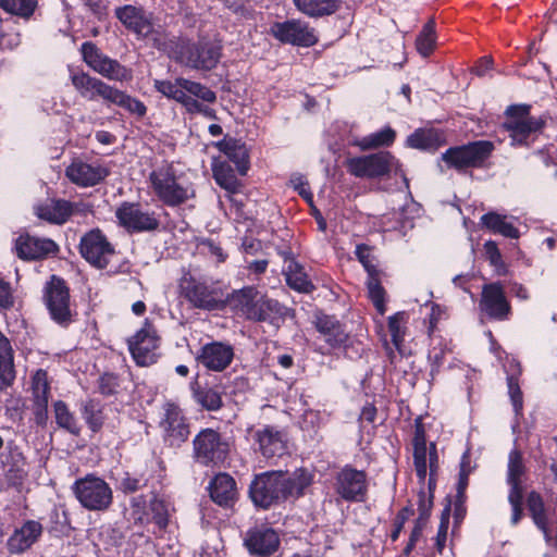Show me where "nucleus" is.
Instances as JSON below:
<instances>
[{
    "instance_id": "nucleus-45",
    "label": "nucleus",
    "mask_w": 557,
    "mask_h": 557,
    "mask_svg": "<svg viewBox=\"0 0 557 557\" xmlns=\"http://www.w3.org/2000/svg\"><path fill=\"white\" fill-rule=\"evenodd\" d=\"M408 319L409 315L405 311L396 312L388 318V331L392 336V343L399 352H401V344L405 339Z\"/></svg>"
},
{
    "instance_id": "nucleus-35",
    "label": "nucleus",
    "mask_w": 557,
    "mask_h": 557,
    "mask_svg": "<svg viewBox=\"0 0 557 557\" xmlns=\"http://www.w3.org/2000/svg\"><path fill=\"white\" fill-rule=\"evenodd\" d=\"M413 462L418 478L424 481L428 469L431 474L437 469V453L435 444H431L430 450L426 447H413Z\"/></svg>"
},
{
    "instance_id": "nucleus-14",
    "label": "nucleus",
    "mask_w": 557,
    "mask_h": 557,
    "mask_svg": "<svg viewBox=\"0 0 557 557\" xmlns=\"http://www.w3.org/2000/svg\"><path fill=\"white\" fill-rule=\"evenodd\" d=\"M110 171L97 160L75 158L65 169V176L79 187H92L101 183Z\"/></svg>"
},
{
    "instance_id": "nucleus-51",
    "label": "nucleus",
    "mask_w": 557,
    "mask_h": 557,
    "mask_svg": "<svg viewBox=\"0 0 557 557\" xmlns=\"http://www.w3.org/2000/svg\"><path fill=\"white\" fill-rule=\"evenodd\" d=\"M218 148L226 154L230 160L238 164V171L240 174H246L247 165L243 163L246 159V150L243 146L238 145L234 140H222L218 144Z\"/></svg>"
},
{
    "instance_id": "nucleus-39",
    "label": "nucleus",
    "mask_w": 557,
    "mask_h": 557,
    "mask_svg": "<svg viewBox=\"0 0 557 557\" xmlns=\"http://www.w3.org/2000/svg\"><path fill=\"white\" fill-rule=\"evenodd\" d=\"M481 221L482 224L493 233L500 234L508 238L519 237V231L504 215L490 212L482 215Z\"/></svg>"
},
{
    "instance_id": "nucleus-34",
    "label": "nucleus",
    "mask_w": 557,
    "mask_h": 557,
    "mask_svg": "<svg viewBox=\"0 0 557 557\" xmlns=\"http://www.w3.org/2000/svg\"><path fill=\"white\" fill-rule=\"evenodd\" d=\"M283 310L278 301L259 296L249 320L275 323L283 315Z\"/></svg>"
},
{
    "instance_id": "nucleus-53",
    "label": "nucleus",
    "mask_w": 557,
    "mask_h": 557,
    "mask_svg": "<svg viewBox=\"0 0 557 557\" xmlns=\"http://www.w3.org/2000/svg\"><path fill=\"white\" fill-rule=\"evenodd\" d=\"M510 491L508 495V502L512 508L511 524L516 525L522 517V499H523V487L522 483H508Z\"/></svg>"
},
{
    "instance_id": "nucleus-5",
    "label": "nucleus",
    "mask_w": 557,
    "mask_h": 557,
    "mask_svg": "<svg viewBox=\"0 0 557 557\" xmlns=\"http://www.w3.org/2000/svg\"><path fill=\"white\" fill-rule=\"evenodd\" d=\"M154 88L169 99H173L184 108L190 97L201 99L202 102L213 103L216 95L209 87L190 79L178 77L175 81L156 79Z\"/></svg>"
},
{
    "instance_id": "nucleus-29",
    "label": "nucleus",
    "mask_w": 557,
    "mask_h": 557,
    "mask_svg": "<svg viewBox=\"0 0 557 557\" xmlns=\"http://www.w3.org/2000/svg\"><path fill=\"white\" fill-rule=\"evenodd\" d=\"M314 325L317 331L331 348H339L345 345L348 336L341 323L334 317L317 314Z\"/></svg>"
},
{
    "instance_id": "nucleus-61",
    "label": "nucleus",
    "mask_w": 557,
    "mask_h": 557,
    "mask_svg": "<svg viewBox=\"0 0 557 557\" xmlns=\"http://www.w3.org/2000/svg\"><path fill=\"white\" fill-rule=\"evenodd\" d=\"M223 5L232 11L234 14L243 18L251 17V11L246 7L242 0H220Z\"/></svg>"
},
{
    "instance_id": "nucleus-38",
    "label": "nucleus",
    "mask_w": 557,
    "mask_h": 557,
    "mask_svg": "<svg viewBox=\"0 0 557 557\" xmlns=\"http://www.w3.org/2000/svg\"><path fill=\"white\" fill-rule=\"evenodd\" d=\"M396 137L395 131L385 126L384 128L358 138L354 141V145L359 147L361 150L376 149L380 147L391 146Z\"/></svg>"
},
{
    "instance_id": "nucleus-30",
    "label": "nucleus",
    "mask_w": 557,
    "mask_h": 557,
    "mask_svg": "<svg viewBox=\"0 0 557 557\" xmlns=\"http://www.w3.org/2000/svg\"><path fill=\"white\" fill-rule=\"evenodd\" d=\"M258 297V290L252 286H247L233 290L224 301L236 314L249 320Z\"/></svg>"
},
{
    "instance_id": "nucleus-6",
    "label": "nucleus",
    "mask_w": 557,
    "mask_h": 557,
    "mask_svg": "<svg viewBox=\"0 0 557 557\" xmlns=\"http://www.w3.org/2000/svg\"><path fill=\"white\" fill-rule=\"evenodd\" d=\"M116 18L138 37L151 38L159 50H166V40L163 33L154 30L151 17L141 8L124 5L115 9Z\"/></svg>"
},
{
    "instance_id": "nucleus-9",
    "label": "nucleus",
    "mask_w": 557,
    "mask_h": 557,
    "mask_svg": "<svg viewBox=\"0 0 557 557\" xmlns=\"http://www.w3.org/2000/svg\"><path fill=\"white\" fill-rule=\"evenodd\" d=\"M194 458L205 466H216L223 462L228 454V443L220 433L212 429H203L193 441Z\"/></svg>"
},
{
    "instance_id": "nucleus-50",
    "label": "nucleus",
    "mask_w": 557,
    "mask_h": 557,
    "mask_svg": "<svg viewBox=\"0 0 557 557\" xmlns=\"http://www.w3.org/2000/svg\"><path fill=\"white\" fill-rule=\"evenodd\" d=\"M193 395L196 403L209 411H215L222 407L221 394L213 388L193 387Z\"/></svg>"
},
{
    "instance_id": "nucleus-10",
    "label": "nucleus",
    "mask_w": 557,
    "mask_h": 557,
    "mask_svg": "<svg viewBox=\"0 0 557 557\" xmlns=\"http://www.w3.org/2000/svg\"><path fill=\"white\" fill-rule=\"evenodd\" d=\"M81 50L86 64L101 76L117 82L132 78L131 70L102 53L92 42H84Z\"/></svg>"
},
{
    "instance_id": "nucleus-62",
    "label": "nucleus",
    "mask_w": 557,
    "mask_h": 557,
    "mask_svg": "<svg viewBox=\"0 0 557 557\" xmlns=\"http://www.w3.org/2000/svg\"><path fill=\"white\" fill-rule=\"evenodd\" d=\"M117 379L113 374H103L99 379V391L103 395H111L116 392Z\"/></svg>"
},
{
    "instance_id": "nucleus-31",
    "label": "nucleus",
    "mask_w": 557,
    "mask_h": 557,
    "mask_svg": "<svg viewBox=\"0 0 557 557\" xmlns=\"http://www.w3.org/2000/svg\"><path fill=\"white\" fill-rule=\"evenodd\" d=\"M210 496L220 506H231L237 497V488L234 479L227 473H219L211 481Z\"/></svg>"
},
{
    "instance_id": "nucleus-63",
    "label": "nucleus",
    "mask_w": 557,
    "mask_h": 557,
    "mask_svg": "<svg viewBox=\"0 0 557 557\" xmlns=\"http://www.w3.org/2000/svg\"><path fill=\"white\" fill-rule=\"evenodd\" d=\"M447 530H448V515L443 513L441 523L438 525V531L436 535V546L438 552H442V549L445 546L446 537H447Z\"/></svg>"
},
{
    "instance_id": "nucleus-16",
    "label": "nucleus",
    "mask_w": 557,
    "mask_h": 557,
    "mask_svg": "<svg viewBox=\"0 0 557 557\" xmlns=\"http://www.w3.org/2000/svg\"><path fill=\"white\" fill-rule=\"evenodd\" d=\"M160 428L164 442L172 447H180L189 436V426L178 406L166 403L163 407Z\"/></svg>"
},
{
    "instance_id": "nucleus-60",
    "label": "nucleus",
    "mask_w": 557,
    "mask_h": 557,
    "mask_svg": "<svg viewBox=\"0 0 557 557\" xmlns=\"http://www.w3.org/2000/svg\"><path fill=\"white\" fill-rule=\"evenodd\" d=\"M289 185L296 190L307 202H312V193L309 188L307 180L300 174L290 176Z\"/></svg>"
},
{
    "instance_id": "nucleus-27",
    "label": "nucleus",
    "mask_w": 557,
    "mask_h": 557,
    "mask_svg": "<svg viewBox=\"0 0 557 557\" xmlns=\"http://www.w3.org/2000/svg\"><path fill=\"white\" fill-rule=\"evenodd\" d=\"M79 211V203L64 199H51L36 208L37 216L52 224H63Z\"/></svg>"
},
{
    "instance_id": "nucleus-40",
    "label": "nucleus",
    "mask_w": 557,
    "mask_h": 557,
    "mask_svg": "<svg viewBox=\"0 0 557 557\" xmlns=\"http://www.w3.org/2000/svg\"><path fill=\"white\" fill-rule=\"evenodd\" d=\"M8 448L13 459V463L9 468L4 469V475L11 485L20 486L27 476V469L24 468V458L18 449L13 445L9 444Z\"/></svg>"
},
{
    "instance_id": "nucleus-13",
    "label": "nucleus",
    "mask_w": 557,
    "mask_h": 557,
    "mask_svg": "<svg viewBox=\"0 0 557 557\" xmlns=\"http://www.w3.org/2000/svg\"><path fill=\"white\" fill-rule=\"evenodd\" d=\"M492 150V143L480 140L449 148L442 158L446 163L456 169H465L481 165L490 157Z\"/></svg>"
},
{
    "instance_id": "nucleus-12",
    "label": "nucleus",
    "mask_w": 557,
    "mask_h": 557,
    "mask_svg": "<svg viewBox=\"0 0 557 557\" xmlns=\"http://www.w3.org/2000/svg\"><path fill=\"white\" fill-rule=\"evenodd\" d=\"M368 475L366 471L346 466L335 478V492L346 502L361 503L368 495Z\"/></svg>"
},
{
    "instance_id": "nucleus-57",
    "label": "nucleus",
    "mask_w": 557,
    "mask_h": 557,
    "mask_svg": "<svg viewBox=\"0 0 557 557\" xmlns=\"http://www.w3.org/2000/svg\"><path fill=\"white\" fill-rule=\"evenodd\" d=\"M472 468L470 465V457L466 453L462 455L461 461H460V471H459V479L457 484V498H465V493L468 487L469 483V474L471 473Z\"/></svg>"
},
{
    "instance_id": "nucleus-2",
    "label": "nucleus",
    "mask_w": 557,
    "mask_h": 557,
    "mask_svg": "<svg viewBox=\"0 0 557 557\" xmlns=\"http://www.w3.org/2000/svg\"><path fill=\"white\" fill-rule=\"evenodd\" d=\"M149 182L159 200L170 207L180 206L195 196L193 185L177 176L171 164L154 169L149 175Z\"/></svg>"
},
{
    "instance_id": "nucleus-26",
    "label": "nucleus",
    "mask_w": 557,
    "mask_h": 557,
    "mask_svg": "<svg viewBox=\"0 0 557 557\" xmlns=\"http://www.w3.org/2000/svg\"><path fill=\"white\" fill-rule=\"evenodd\" d=\"M15 251L23 260H37L54 255L58 251V245L52 239L26 234L17 237Z\"/></svg>"
},
{
    "instance_id": "nucleus-7",
    "label": "nucleus",
    "mask_w": 557,
    "mask_h": 557,
    "mask_svg": "<svg viewBox=\"0 0 557 557\" xmlns=\"http://www.w3.org/2000/svg\"><path fill=\"white\" fill-rule=\"evenodd\" d=\"M505 129L509 133L511 145H527L528 139L537 133L543 122L530 115L529 106H510L506 110Z\"/></svg>"
},
{
    "instance_id": "nucleus-33",
    "label": "nucleus",
    "mask_w": 557,
    "mask_h": 557,
    "mask_svg": "<svg viewBox=\"0 0 557 557\" xmlns=\"http://www.w3.org/2000/svg\"><path fill=\"white\" fill-rule=\"evenodd\" d=\"M296 8L310 17H321L335 13L342 0H293Z\"/></svg>"
},
{
    "instance_id": "nucleus-56",
    "label": "nucleus",
    "mask_w": 557,
    "mask_h": 557,
    "mask_svg": "<svg viewBox=\"0 0 557 557\" xmlns=\"http://www.w3.org/2000/svg\"><path fill=\"white\" fill-rule=\"evenodd\" d=\"M150 511L154 523L160 528L164 529L169 522V505L160 498H152L150 502Z\"/></svg>"
},
{
    "instance_id": "nucleus-37",
    "label": "nucleus",
    "mask_w": 557,
    "mask_h": 557,
    "mask_svg": "<svg viewBox=\"0 0 557 557\" xmlns=\"http://www.w3.org/2000/svg\"><path fill=\"white\" fill-rule=\"evenodd\" d=\"M312 481V475L306 469H297L292 474L283 472V487L286 498L302 495Z\"/></svg>"
},
{
    "instance_id": "nucleus-25",
    "label": "nucleus",
    "mask_w": 557,
    "mask_h": 557,
    "mask_svg": "<svg viewBox=\"0 0 557 557\" xmlns=\"http://www.w3.org/2000/svg\"><path fill=\"white\" fill-rule=\"evenodd\" d=\"M44 527L37 520H26L7 540L10 554L20 555L28 550L42 535Z\"/></svg>"
},
{
    "instance_id": "nucleus-18",
    "label": "nucleus",
    "mask_w": 557,
    "mask_h": 557,
    "mask_svg": "<svg viewBox=\"0 0 557 557\" xmlns=\"http://www.w3.org/2000/svg\"><path fill=\"white\" fill-rule=\"evenodd\" d=\"M234 356L233 345L213 341L201 346L196 355V361L208 371L222 372L231 366Z\"/></svg>"
},
{
    "instance_id": "nucleus-42",
    "label": "nucleus",
    "mask_w": 557,
    "mask_h": 557,
    "mask_svg": "<svg viewBox=\"0 0 557 557\" xmlns=\"http://www.w3.org/2000/svg\"><path fill=\"white\" fill-rule=\"evenodd\" d=\"M410 148L421 150H434L440 145V135L433 129L419 128L407 138Z\"/></svg>"
},
{
    "instance_id": "nucleus-52",
    "label": "nucleus",
    "mask_w": 557,
    "mask_h": 557,
    "mask_svg": "<svg viewBox=\"0 0 557 557\" xmlns=\"http://www.w3.org/2000/svg\"><path fill=\"white\" fill-rule=\"evenodd\" d=\"M367 287H368L369 297L372 300L374 307L381 314H384V312H385V304H384L385 292H384V288L382 287L381 282L379 280V273L368 276Z\"/></svg>"
},
{
    "instance_id": "nucleus-17",
    "label": "nucleus",
    "mask_w": 557,
    "mask_h": 557,
    "mask_svg": "<svg viewBox=\"0 0 557 557\" xmlns=\"http://www.w3.org/2000/svg\"><path fill=\"white\" fill-rule=\"evenodd\" d=\"M45 301L51 318L60 323H67L71 319L70 294L65 282L52 275L45 288Z\"/></svg>"
},
{
    "instance_id": "nucleus-54",
    "label": "nucleus",
    "mask_w": 557,
    "mask_h": 557,
    "mask_svg": "<svg viewBox=\"0 0 557 557\" xmlns=\"http://www.w3.org/2000/svg\"><path fill=\"white\" fill-rule=\"evenodd\" d=\"M524 470L521 453L517 449L511 450L508 458L507 483H522Z\"/></svg>"
},
{
    "instance_id": "nucleus-64",
    "label": "nucleus",
    "mask_w": 557,
    "mask_h": 557,
    "mask_svg": "<svg viewBox=\"0 0 557 557\" xmlns=\"http://www.w3.org/2000/svg\"><path fill=\"white\" fill-rule=\"evenodd\" d=\"M201 246L208 253L216 257L218 262H223L225 260L226 256L224 255L222 248L219 245H216L214 242H212L210 239L203 240L201 243Z\"/></svg>"
},
{
    "instance_id": "nucleus-20",
    "label": "nucleus",
    "mask_w": 557,
    "mask_h": 557,
    "mask_svg": "<svg viewBox=\"0 0 557 557\" xmlns=\"http://www.w3.org/2000/svg\"><path fill=\"white\" fill-rule=\"evenodd\" d=\"M271 34L281 42L295 46L310 47L318 41L314 29L300 20L274 23Z\"/></svg>"
},
{
    "instance_id": "nucleus-59",
    "label": "nucleus",
    "mask_w": 557,
    "mask_h": 557,
    "mask_svg": "<svg viewBox=\"0 0 557 557\" xmlns=\"http://www.w3.org/2000/svg\"><path fill=\"white\" fill-rule=\"evenodd\" d=\"M201 101H202L201 99H198V98H195L194 96H191L185 107L186 112L189 114L198 113V114L203 115L207 119L215 120L216 119L215 111L212 108L203 104Z\"/></svg>"
},
{
    "instance_id": "nucleus-22",
    "label": "nucleus",
    "mask_w": 557,
    "mask_h": 557,
    "mask_svg": "<svg viewBox=\"0 0 557 557\" xmlns=\"http://www.w3.org/2000/svg\"><path fill=\"white\" fill-rule=\"evenodd\" d=\"M184 293L187 300L198 309L219 310L225 306L222 292L203 282L189 281Z\"/></svg>"
},
{
    "instance_id": "nucleus-1",
    "label": "nucleus",
    "mask_w": 557,
    "mask_h": 557,
    "mask_svg": "<svg viewBox=\"0 0 557 557\" xmlns=\"http://www.w3.org/2000/svg\"><path fill=\"white\" fill-rule=\"evenodd\" d=\"M70 78L76 91L87 100L92 101L101 98L103 101L119 106L137 116L146 114L147 108L140 100L108 85L99 78L84 72L74 71H71Z\"/></svg>"
},
{
    "instance_id": "nucleus-48",
    "label": "nucleus",
    "mask_w": 557,
    "mask_h": 557,
    "mask_svg": "<svg viewBox=\"0 0 557 557\" xmlns=\"http://www.w3.org/2000/svg\"><path fill=\"white\" fill-rule=\"evenodd\" d=\"M82 416L92 432L96 433L101 430L104 423V414L98 403L94 400L86 401L82 406Z\"/></svg>"
},
{
    "instance_id": "nucleus-36",
    "label": "nucleus",
    "mask_w": 557,
    "mask_h": 557,
    "mask_svg": "<svg viewBox=\"0 0 557 557\" xmlns=\"http://www.w3.org/2000/svg\"><path fill=\"white\" fill-rule=\"evenodd\" d=\"M14 377L13 350L9 339L0 332V389L11 385Z\"/></svg>"
},
{
    "instance_id": "nucleus-32",
    "label": "nucleus",
    "mask_w": 557,
    "mask_h": 557,
    "mask_svg": "<svg viewBox=\"0 0 557 557\" xmlns=\"http://www.w3.org/2000/svg\"><path fill=\"white\" fill-rule=\"evenodd\" d=\"M527 506L534 524L542 531L545 542L549 544L553 541V534L541 495L536 492H531L527 498Z\"/></svg>"
},
{
    "instance_id": "nucleus-8",
    "label": "nucleus",
    "mask_w": 557,
    "mask_h": 557,
    "mask_svg": "<svg viewBox=\"0 0 557 557\" xmlns=\"http://www.w3.org/2000/svg\"><path fill=\"white\" fill-rule=\"evenodd\" d=\"M282 484V471H269L257 474L249 487L252 503L260 508L268 509L273 504L286 499Z\"/></svg>"
},
{
    "instance_id": "nucleus-3",
    "label": "nucleus",
    "mask_w": 557,
    "mask_h": 557,
    "mask_svg": "<svg viewBox=\"0 0 557 557\" xmlns=\"http://www.w3.org/2000/svg\"><path fill=\"white\" fill-rule=\"evenodd\" d=\"M346 168L349 174L359 178H375L394 172L403 178L406 187H409L399 161L388 151L349 158L346 161Z\"/></svg>"
},
{
    "instance_id": "nucleus-15",
    "label": "nucleus",
    "mask_w": 557,
    "mask_h": 557,
    "mask_svg": "<svg viewBox=\"0 0 557 557\" xmlns=\"http://www.w3.org/2000/svg\"><path fill=\"white\" fill-rule=\"evenodd\" d=\"M79 250L83 258L98 269L106 268L114 255V248L98 228L81 238Z\"/></svg>"
},
{
    "instance_id": "nucleus-44",
    "label": "nucleus",
    "mask_w": 557,
    "mask_h": 557,
    "mask_svg": "<svg viewBox=\"0 0 557 557\" xmlns=\"http://www.w3.org/2000/svg\"><path fill=\"white\" fill-rule=\"evenodd\" d=\"M511 373L507 375L508 394L510 396L513 409L516 413L522 410V392L518 383V375L521 373L520 364L516 360H511L508 363Z\"/></svg>"
},
{
    "instance_id": "nucleus-19",
    "label": "nucleus",
    "mask_w": 557,
    "mask_h": 557,
    "mask_svg": "<svg viewBox=\"0 0 557 557\" xmlns=\"http://www.w3.org/2000/svg\"><path fill=\"white\" fill-rule=\"evenodd\" d=\"M115 216L121 226L133 233L154 231L159 226L154 213L144 211L138 203L123 202L116 209Z\"/></svg>"
},
{
    "instance_id": "nucleus-55",
    "label": "nucleus",
    "mask_w": 557,
    "mask_h": 557,
    "mask_svg": "<svg viewBox=\"0 0 557 557\" xmlns=\"http://www.w3.org/2000/svg\"><path fill=\"white\" fill-rule=\"evenodd\" d=\"M35 404L45 409L48 404V384L46 382V374L41 371H38L34 376L33 383Z\"/></svg>"
},
{
    "instance_id": "nucleus-49",
    "label": "nucleus",
    "mask_w": 557,
    "mask_h": 557,
    "mask_svg": "<svg viewBox=\"0 0 557 557\" xmlns=\"http://www.w3.org/2000/svg\"><path fill=\"white\" fill-rule=\"evenodd\" d=\"M37 7V0H0V8L5 12L29 18Z\"/></svg>"
},
{
    "instance_id": "nucleus-58",
    "label": "nucleus",
    "mask_w": 557,
    "mask_h": 557,
    "mask_svg": "<svg viewBox=\"0 0 557 557\" xmlns=\"http://www.w3.org/2000/svg\"><path fill=\"white\" fill-rule=\"evenodd\" d=\"M355 255L360 263L363 265L369 275L377 274V269L374 263V257L370 247L366 245H357Z\"/></svg>"
},
{
    "instance_id": "nucleus-21",
    "label": "nucleus",
    "mask_w": 557,
    "mask_h": 557,
    "mask_svg": "<svg viewBox=\"0 0 557 557\" xmlns=\"http://www.w3.org/2000/svg\"><path fill=\"white\" fill-rule=\"evenodd\" d=\"M220 58L221 46L206 40L187 45L182 51L185 64L195 70H212L219 63Z\"/></svg>"
},
{
    "instance_id": "nucleus-28",
    "label": "nucleus",
    "mask_w": 557,
    "mask_h": 557,
    "mask_svg": "<svg viewBox=\"0 0 557 557\" xmlns=\"http://www.w3.org/2000/svg\"><path fill=\"white\" fill-rule=\"evenodd\" d=\"M255 441L259 445V450L265 458L282 456L286 451V438L278 429L265 425L253 434Z\"/></svg>"
},
{
    "instance_id": "nucleus-41",
    "label": "nucleus",
    "mask_w": 557,
    "mask_h": 557,
    "mask_svg": "<svg viewBox=\"0 0 557 557\" xmlns=\"http://www.w3.org/2000/svg\"><path fill=\"white\" fill-rule=\"evenodd\" d=\"M212 172L219 186L232 194L238 191L240 184L230 164L226 162H215L212 166Z\"/></svg>"
},
{
    "instance_id": "nucleus-46",
    "label": "nucleus",
    "mask_w": 557,
    "mask_h": 557,
    "mask_svg": "<svg viewBox=\"0 0 557 557\" xmlns=\"http://www.w3.org/2000/svg\"><path fill=\"white\" fill-rule=\"evenodd\" d=\"M53 408L54 418L58 425L62 429H65L73 435H78L81 432V428L73 413L69 410L65 403L62 400L55 401Z\"/></svg>"
},
{
    "instance_id": "nucleus-4",
    "label": "nucleus",
    "mask_w": 557,
    "mask_h": 557,
    "mask_svg": "<svg viewBox=\"0 0 557 557\" xmlns=\"http://www.w3.org/2000/svg\"><path fill=\"white\" fill-rule=\"evenodd\" d=\"M73 492L79 504L92 511L107 510L113 500L110 485L94 474H87L76 480L73 484Z\"/></svg>"
},
{
    "instance_id": "nucleus-11",
    "label": "nucleus",
    "mask_w": 557,
    "mask_h": 557,
    "mask_svg": "<svg viewBox=\"0 0 557 557\" xmlns=\"http://www.w3.org/2000/svg\"><path fill=\"white\" fill-rule=\"evenodd\" d=\"M128 350L137 366L148 367L159 357V337L154 327L146 321L135 335L127 339Z\"/></svg>"
},
{
    "instance_id": "nucleus-43",
    "label": "nucleus",
    "mask_w": 557,
    "mask_h": 557,
    "mask_svg": "<svg viewBox=\"0 0 557 557\" xmlns=\"http://www.w3.org/2000/svg\"><path fill=\"white\" fill-rule=\"evenodd\" d=\"M285 276L288 286L298 292L308 293L312 288V284L305 273L302 267L295 261H290L288 263L285 270Z\"/></svg>"
},
{
    "instance_id": "nucleus-24",
    "label": "nucleus",
    "mask_w": 557,
    "mask_h": 557,
    "mask_svg": "<svg viewBox=\"0 0 557 557\" xmlns=\"http://www.w3.org/2000/svg\"><path fill=\"white\" fill-rule=\"evenodd\" d=\"M480 308L490 318L496 320H506L508 318L510 305L506 299L504 287L500 283H491L483 286Z\"/></svg>"
},
{
    "instance_id": "nucleus-47",
    "label": "nucleus",
    "mask_w": 557,
    "mask_h": 557,
    "mask_svg": "<svg viewBox=\"0 0 557 557\" xmlns=\"http://www.w3.org/2000/svg\"><path fill=\"white\" fill-rule=\"evenodd\" d=\"M435 24L433 21H429L416 39V48L419 54L423 58L429 57L435 48Z\"/></svg>"
},
{
    "instance_id": "nucleus-23",
    "label": "nucleus",
    "mask_w": 557,
    "mask_h": 557,
    "mask_svg": "<svg viewBox=\"0 0 557 557\" xmlns=\"http://www.w3.org/2000/svg\"><path fill=\"white\" fill-rule=\"evenodd\" d=\"M245 546L251 555L268 557L277 550L280 537L271 528L256 527L247 532Z\"/></svg>"
}]
</instances>
